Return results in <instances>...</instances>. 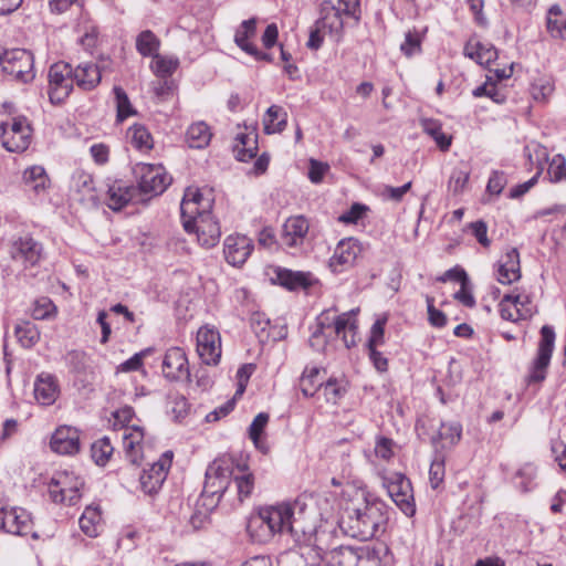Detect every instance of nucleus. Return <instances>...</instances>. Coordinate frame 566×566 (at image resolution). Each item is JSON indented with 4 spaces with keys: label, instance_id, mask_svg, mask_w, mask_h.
<instances>
[{
    "label": "nucleus",
    "instance_id": "obj_64",
    "mask_svg": "<svg viewBox=\"0 0 566 566\" xmlns=\"http://www.w3.org/2000/svg\"><path fill=\"white\" fill-rule=\"evenodd\" d=\"M507 184L506 175L503 171L494 170L489 178L486 191L491 195H500Z\"/></svg>",
    "mask_w": 566,
    "mask_h": 566
},
{
    "label": "nucleus",
    "instance_id": "obj_49",
    "mask_svg": "<svg viewBox=\"0 0 566 566\" xmlns=\"http://www.w3.org/2000/svg\"><path fill=\"white\" fill-rule=\"evenodd\" d=\"M470 178V170L465 167L453 168L451 176L448 181V190L453 195L458 196L463 192Z\"/></svg>",
    "mask_w": 566,
    "mask_h": 566
},
{
    "label": "nucleus",
    "instance_id": "obj_41",
    "mask_svg": "<svg viewBox=\"0 0 566 566\" xmlns=\"http://www.w3.org/2000/svg\"><path fill=\"white\" fill-rule=\"evenodd\" d=\"M546 29L552 38L566 41V18L563 17L562 11L557 6H553L548 10Z\"/></svg>",
    "mask_w": 566,
    "mask_h": 566
},
{
    "label": "nucleus",
    "instance_id": "obj_36",
    "mask_svg": "<svg viewBox=\"0 0 566 566\" xmlns=\"http://www.w3.org/2000/svg\"><path fill=\"white\" fill-rule=\"evenodd\" d=\"M218 500L213 499L210 502H207L202 499H198L193 512L189 517V524L195 531H199L203 528L208 523H210V513L217 507Z\"/></svg>",
    "mask_w": 566,
    "mask_h": 566
},
{
    "label": "nucleus",
    "instance_id": "obj_63",
    "mask_svg": "<svg viewBox=\"0 0 566 566\" xmlns=\"http://www.w3.org/2000/svg\"><path fill=\"white\" fill-rule=\"evenodd\" d=\"M150 353V349H144L133 355L129 359L125 360L117 367V371L129 373L139 370L143 367L144 357Z\"/></svg>",
    "mask_w": 566,
    "mask_h": 566
},
{
    "label": "nucleus",
    "instance_id": "obj_53",
    "mask_svg": "<svg viewBox=\"0 0 566 566\" xmlns=\"http://www.w3.org/2000/svg\"><path fill=\"white\" fill-rule=\"evenodd\" d=\"M233 483L238 494V501L240 503L252 494L254 488V478L252 473H244L243 475L234 476Z\"/></svg>",
    "mask_w": 566,
    "mask_h": 566
},
{
    "label": "nucleus",
    "instance_id": "obj_59",
    "mask_svg": "<svg viewBox=\"0 0 566 566\" xmlns=\"http://www.w3.org/2000/svg\"><path fill=\"white\" fill-rule=\"evenodd\" d=\"M65 363L71 371L81 374L86 369L87 355L82 350H70L65 355Z\"/></svg>",
    "mask_w": 566,
    "mask_h": 566
},
{
    "label": "nucleus",
    "instance_id": "obj_44",
    "mask_svg": "<svg viewBox=\"0 0 566 566\" xmlns=\"http://www.w3.org/2000/svg\"><path fill=\"white\" fill-rule=\"evenodd\" d=\"M23 180L27 186L38 193L45 190L49 184V177L42 166H32L25 169Z\"/></svg>",
    "mask_w": 566,
    "mask_h": 566
},
{
    "label": "nucleus",
    "instance_id": "obj_46",
    "mask_svg": "<svg viewBox=\"0 0 566 566\" xmlns=\"http://www.w3.org/2000/svg\"><path fill=\"white\" fill-rule=\"evenodd\" d=\"M179 66V60L172 56H164L159 53L153 57L151 70L161 78L171 76Z\"/></svg>",
    "mask_w": 566,
    "mask_h": 566
},
{
    "label": "nucleus",
    "instance_id": "obj_48",
    "mask_svg": "<svg viewBox=\"0 0 566 566\" xmlns=\"http://www.w3.org/2000/svg\"><path fill=\"white\" fill-rule=\"evenodd\" d=\"M128 137L132 145L138 149H150L153 147L151 135L144 125H133L128 129Z\"/></svg>",
    "mask_w": 566,
    "mask_h": 566
},
{
    "label": "nucleus",
    "instance_id": "obj_24",
    "mask_svg": "<svg viewBox=\"0 0 566 566\" xmlns=\"http://www.w3.org/2000/svg\"><path fill=\"white\" fill-rule=\"evenodd\" d=\"M144 440V430L138 426L125 428L123 433V446L125 457L133 465H139L143 460L142 442Z\"/></svg>",
    "mask_w": 566,
    "mask_h": 566
},
{
    "label": "nucleus",
    "instance_id": "obj_19",
    "mask_svg": "<svg viewBox=\"0 0 566 566\" xmlns=\"http://www.w3.org/2000/svg\"><path fill=\"white\" fill-rule=\"evenodd\" d=\"M51 449L59 454H74L80 450L78 431L71 427H60L52 434Z\"/></svg>",
    "mask_w": 566,
    "mask_h": 566
},
{
    "label": "nucleus",
    "instance_id": "obj_26",
    "mask_svg": "<svg viewBox=\"0 0 566 566\" xmlns=\"http://www.w3.org/2000/svg\"><path fill=\"white\" fill-rule=\"evenodd\" d=\"M321 18L317 20L318 27L331 34L339 35L343 31L344 24L342 19L343 10L334 6L332 1H323L321 3Z\"/></svg>",
    "mask_w": 566,
    "mask_h": 566
},
{
    "label": "nucleus",
    "instance_id": "obj_42",
    "mask_svg": "<svg viewBox=\"0 0 566 566\" xmlns=\"http://www.w3.org/2000/svg\"><path fill=\"white\" fill-rule=\"evenodd\" d=\"M321 369L318 367H306L300 379V388L304 397H313L315 392L323 386V379L318 376Z\"/></svg>",
    "mask_w": 566,
    "mask_h": 566
},
{
    "label": "nucleus",
    "instance_id": "obj_34",
    "mask_svg": "<svg viewBox=\"0 0 566 566\" xmlns=\"http://www.w3.org/2000/svg\"><path fill=\"white\" fill-rule=\"evenodd\" d=\"M269 415L266 412L258 413L249 427V438L254 447L262 453L269 452V444L264 436V430L269 423Z\"/></svg>",
    "mask_w": 566,
    "mask_h": 566
},
{
    "label": "nucleus",
    "instance_id": "obj_55",
    "mask_svg": "<svg viewBox=\"0 0 566 566\" xmlns=\"http://www.w3.org/2000/svg\"><path fill=\"white\" fill-rule=\"evenodd\" d=\"M356 311H349L338 315L334 319L335 333L337 335L346 334V331L354 332L357 329V321L355 318Z\"/></svg>",
    "mask_w": 566,
    "mask_h": 566
},
{
    "label": "nucleus",
    "instance_id": "obj_60",
    "mask_svg": "<svg viewBox=\"0 0 566 566\" xmlns=\"http://www.w3.org/2000/svg\"><path fill=\"white\" fill-rule=\"evenodd\" d=\"M401 52L406 56H411L421 51V36L417 31H408L405 41L400 45Z\"/></svg>",
    "mask_w": 566,
    "mask_h": 566
},
{
    "label": "nucleus",
    "instance_id": "obj_13",
    "mask_svg": "<svg viewBox=\"0 0 566 566\" xmlns=\"http://www.w3.org/2000/svg\"><path fill=\"white\" fill-rule=\"evenodd\" d=\"M197 353L206 365H217L221 358V337L217 329L202 326L197 333Z\"/></svg>",
    "mask_w": 566,
    "mask_h": 566
},
{
    "label": "nucleus",
    "instance_id": "obj_37",
    "mask_svg": "<svg viewBox=\"0 0 566 566\" xmlns=\"http://www.w3.org/2000/svg\"><path fill=\"white\" fill-rule=\"evenodd\" d=\"M422 130L429 135L442 151L449 150L452 137L442 132V124L432 118H422L420 120Z\"/></svg>",
    "mask_w": 566,
    "mask_h": 566
},
{
    "label": "nucleus",
    "instance_id": "obj_17",
    "mask_svg": "<svg viewBox=\"0 0 566 566\" xmlns=\"http://www.w3.org/2000/svg\"><path fill=\"white\" fill-rule=\"evenodd\" d=\"M253 250L252 241L245 235H229L224 240L223 253L228 263L241 266Z\"/></svg>",
    "mask_w": 566,
    "mask_h": 566
},
{
    "label": "nucleus",
    "instance_id": "obj_62",
    "mask_svg": "<svg viewBox=\"0 0 566 566\" xmlns=\"http://www.w3.org/2000/svg\"><path fill=\"white\" fill-rule=\"evenodd\" d=\"M387 323L386 317L376 319L370 328V335L368 338L367 347H377L382 345L385 342V326Z\"/></svg>",
    "mask_w": 566,
    "mask_h": 566
},
{
    "label": "nucleus",
    "instance_id": "obj_45",
    "mask_svg": "<svg viewBox=\"0 0 566 566\" xmlns=\"http://www.w3.org/2000/svg\"><path fill=\"white\" fill-rule=\"evenodd\" d=\"M116 103V122L122 123L129 116L137 114V111L133 107L128 95L120 86H114L113 88Z\"/></svg>",
    "mask_w": 566,
    "mask_h": 566
},
{
    "label": "nucleus",
    "instance_id": "obj_21",
    "mask_svg": "<svg viewBox=\"0 0 566 566\" xmlns=\"http://www.w3.org/2000/svg\"><path fill=\"white\" fill-rule=\"evenodd\" d=\"M308 228V221L303 216L289 218L283 224L281 233L282 243L290 248L303 244Z\"/></svg>",
    "mask_w": 566,
    "mask_h": 566
},
{
    "label": "nucleus",
    "instance_id": "obj_31",
    "mask_svg": "<svg viewBox=\"0 0 566 566\" xmlns=\"http://www.w3.org/2000/svg\"><path fill=\"white\" fill-rule=\"evenodd\" d=\"M211 138V128L203 120L192 123L186 132V143L190 148L203 149L210 144Z\"/></svg>",
    "mask_w": 566,
    "mask_h": 566
},
{
    "label": "nucleus",
    "instance_id": "obj_4",
    "mask_svg": "<svg viewBox=\"0 0 566 566\" xmlns=\"http://www.w3.org/2000/svg\"><path fill=\"white\" fill-rule=\"evenodd\" d=\"M233 463L230 459L214 460L206 471V481L200 499L210 502L220 499L230 491Z\"/></svg>",
    "mask_w": 566,
    "mask_h": 566
},
{
    "label": "nucleus",
    "instance_id": "obj_23",
    "mask_svg": "<svg viewBox=\"0 0 566 566\" xmlns=\"http://www.w3.org/2000/svg\"><path fill=\"white\" fill-rule=\"evenodd\" d=\"M521 277L520 253L517 249H510L497 263L496 280L501 284H511Z\"/></svg>",
    "mask_w": 566,
    "mask_h": 566
},
{
    "label": "nucleus",
    "instance_id": "obj_38",
    "mask_svg": "<svg viewBox=\"0 0 566 566\" xmlns=\"http://www.w3.org/2000/svg\"><path fill=\"white\" fill-rule=\"evenodd\" d=\"M286 117L287 115L281 106H270L263 118L265 134L271 135L283 132L286 126Z\"/></svg>",
    "mask_w": 566,
    "mask_h": 566
},
{
    "label": "nucleus",
    "instance_id": "obj_30",
    "mask_svg": "<svg viewBox=\"0 0 566 566\" xmlns=\"http://www.w3.org/2000/svg\"><path fill=\"white\" fill-rule=\"evenodd\" d=\"M233 145L234 157L239 161H248L258 154V134L252 132L249 134L240 133L235 137Z\"/></svg>",
    "mask_w": 566,
    "mask_h": 566
},
{
    "label": "nucleus",
    "instance_id": "obj_16",
    "mask_svg": "<svg viewBox=\"0 0 566 566\" xmlns=\"http://www.w3.org/2000/svg\"><path fill=\"white\" fill-rule=\"evenodd\" d=\"M2 531L12 535L24 536L31 533L33 522L30 513L21 507L4 509L1 520Z\"/></svg>",
    "mask_w": 566,
    "mask_h": 566
},
{
    "label": "nucleus",
    "instance_id": "obj_58",
    "mask_svg": "<svg viewBox=\"0 0 566 566\" xmlns=\"http://www.w3.org/2000/svg\"><path fill=\"white\" fill-rule=\"evenodd\" d=\"M72 186L73 188L82 193L88 195L94 191V180L92 175L85 171H76L72 177Z\"/></svg>",
    "mask_w": 566,
    "mask_h": 566
},
{
    "label": "nucleus",
    "instance_id": "obj_14",
    "mask_svg": "<svg viewBox=\"0 0 566 566\" xmlns=\"http://www.w3.org/2000/svg\"><path fill=\"white\" fill-rule=\"evenodd\" d=\"M361 251V244L357 239H343L339 241L333 256L329 259V268L335 273L344 272L355 264V261Z\"/></svg>",
    "mask_w": 566,
    "mask_h": 566
},
{
    "label": "nucleus",
    "instance_id": "obj_1",
    "mask_svg": "<svg viewBox=\"0 0 566 566\" xmlns=\"http://www.w3.org/2000/svg\"><path fill=\"white\" fill-rule=\"evenodd\" d=\"M250 536L260 543L274 535H289L296 544L307 547L306 553L324 551L329 533L317 525V514L301 501L266 505L253 514L247 525Z\"/></svg>",
    "mask_w": 566,
    "mask_h": 566
},
{
    "label": "nucleus",
    "instance_id": "obj_43",
    "mask_svg": "<svg viewBox=\"0 0 566 566\" xmlns=\"http://www.w3.org/2000/svg\"><path fill=\"white\" fill-rule=\"evenodd\" d=\"M14 335L24 348L33 347L40 339L38 327L29 321L18 323L14 326Z\"/></svg>",
    "mask_w": 566,
    "mask_h": 566
},
{
    "label": "nucleus",
    "instance_id": "obj_32",
    "mask_svg": "<svg viewBox=\"0 0 566 566\" xmlns=\"http://www.w3.org/2000/svg\"><path fill=\"white\" fill-rule=\"evenodd\" d=\"M389 555V548L386 544L379 543L373 547H360L359 558L355 566H384Z\"/></svg>",
    "mask_w": 566,
    "mask_h": 566
},
{
    "label": "nucleus",
    "instance_id": "obj_8",
    "mask_svg": "<svg viewBox=\"0 0 566 566\" xmlns=\"http://www.w3.org/2000/svg\"><path fill=\"white\" fill-rule=\"evenodd\" d=\"M2 146L10 153H22L28 149L32 139V128L23 116L13 117L11 123H0Z\"/></svg>",
    "mask_w": 566,
    "mask_h": 566
},
{
    "label": "nucleus",
    "instance_id": "obj_12",
    "mask_svg": "<svg viewBox=\"0 0 566 566\" xmlns=\"http://www.w3.org/2000/svg\"><path fill=\"white\" fill-rule=\"evenodd\" d=\"M172 459V452L167 451L163 458L154 462L149 469H144L139 478L140 490L147 495H154L161 489Z\"/></svg>",
    "mask_w": 566,
    "mask_h": 566
},
{
    "label": "nucleus",
    "instance_id": "obj_54",
    "mask_svg": "<svg viewBox=\"0 0 566 566\" xmlns=\"http://www.w3.org/2000/svg\"><path fill=\"white\" fill-rule=\"evenodd\" d=\"M324 395L328 402L336 403L346 392V387L343 381L337 380L336 378H329L326 381H323Z\"/></svg>",
    "mask_w": 566,
    "mask_h": 566
},
{
    "label": "nucleus",
    "instance_id": "obj_29",
    "mask_svg": "<svg viewBox=\"0 0 566 566\" xmlns=\"http://www.w3.org/2000/svg\"><path fill=\"white\" fill-rule=\"evenodd\" d=\"M274 273V281L290 291L297 290L300 287H307L312 283L310 273L292 271L283 268H276Z\"/></svg>",
    "mask_w": 566,
    "mask_h": 566
},
{
    "label": "nucleus",
    "instance_id": "obj_2",
    "mask_svg": "<svg viewBox=\"0 0 566 566\" xmlns=\"http://www.w3.org/2000/svg\"><path fill=\"white\" fill-rule=\"evenodd\" d=\"M361 503L347 506L340 527L354 538L368 541L384 533L389 520L387 504L378 497L361 492Z\"/></svg>",
    "mask_w": 566,
    "mask_h": 566
},
{
    "label": "nucleus",
    "instance_id": "obj_39",
    "mask_svg": "<svg viewBox=\"0 0 566 566\" xmlns=\"http://www.w3.org/2000/svg\"><path fill=\"white\" fill-rule=\"evenodd\" d=\"M102 514L97 506H87L80 517V527L88 537H96L99 533Z\"/></svg>",
    "mask_w": 566,
    "mask_h": 566
},
{
    "label": "nucleus",
    "instance_id": "obj_27",
    "mask_svg": "<svg viewBox=\"0 0 566 566\" xmlns=\"http://www.w3.org/2000/svg\"><path fill=\"white\" fill-rule=\"evenodd\" d=\"M322 552L333 566H355L359 558L360 547L338 546L329 549L325 544V549Z\"/></svg>",
    "mask_w": 566,
    "mask_h": 566
},
{
    "label": "nucleus",
    "instance_id": "obj_22",
    "mask_svg": "<svg viewBox=\"0 0 566 566\" xmlns=\"http://www.w3.org/2000/svg\"><path fill=\"white\" fill-rule=\"evenodd\" d=\"M277 564L279 566H333L319 549L312 553L284 552L279 556Z\"/></svg>",
    "mask_w": 566,
    "mask_h": 566
},
{
    "label": "nucleus",
    "instance_id": "obj_18",
    "mask_svg": "<svg viewBox=\"0 0 566 566\" xmlns=\"http://www.w3.org/2000/svg\"><path fill=\"white\" fill-rule=\"evenodd\" d=\"M106 69L105 64L97 65L92 62L80 63L73 67L72 78L74 84L83 91L94 90L102 80V72Z\"/></svg>",
    "mask_w": 566,
    "mask_h": 566
},
{
    "label": "nucleus",
    "instance_id": "obj_20",
    "mask_svg": "<svg viewBox=\"0 0 566 566\" xmlns=\"http://www.w3.org/2000/svg\"><path fill=\"white\" fill-rule=\"evenodd\" d=\"M42 244L33 238L25 235L15 240L12 244V258L29 265H35L42 258Z\"/></svg>",
    "mask_w": 566,
    "mask_h": 566
},
{
    "label": "nucleus",
    "instance_id": "obj_50",
    "mask_svg": "<svg viewBox=\"0 0 566 566\" xmlns=\"http://www.w3.org/2000/svg\"><path fill=\"white\" fill-rule=\"evenodd\" d=\"M438 436L446 444L455 446L461 440L462 426L458 421L442 422Z\"/></svg>",
    "mask_w": 566,
    "mask_h": 566
},
{
    "label": "nucleus",
    "instance_id": "obj_15",
    "mask_svg": "<svg viewBox=\"0 0 566 566\" xmlns=\"http://www.w3.org/2000/svg\"><path fill=\"white\" fill-rule=\"evenodd\" d=\"M163 374L171 381L189 379L188 358L179 347L169 348L163 360Z\"/></svg>",
    "mask_w": 566,
    "mask_h": 566
},
{
    "label": "nucleus",
    "instance_id": "obj_52",
    "mask_svg": "<svg viewBox=\"0 0 566 566\" xmlns=\"http://www.w3.org/2000/svg\"><path fill=\"white\" fill-rule=\"evenodd\" d=\"M554 92V83L548 77H539L532 83L531 94L537 102H546Z\"/></svg>",
    "mask_w": 566,
    "mask_h": 566
},
{
    "label": "nucleus",
    "instance_id": "obj_6",
    "mask_svg": "<svg viewBox=\"0 0 566 566\" xmlns=\"http://www.w3.org/2000/svg\"><path fill=\"white\" fill-rule=\"evenodd\" d=\"M0 65L12 80L29 83L34 76L33 54L25 49H0Z\"/></svg>",
    "mask_w": 566,
    "mask_h": 566
},
{
    "label": "nucleus",
    "instance_id": "obj_9",
    "mask_svg": "<svg viewBox=\"0 0 566 566\" xmlns=\"http://www.w3.org/2000/svg\"><path fill=\"white\" fill-rule=\"evenodd\" d=\"M84 482L69 472H57L49 483V493L53 502L74 505L81 499Z\"/></svg>",
    "mask_w": 566,
    "mask_h": 566
},
{
    "label": "nucleus",
    "instance_id": "obj_10",
    "mask_svg": "<svg viewBox=\"0 0 566 566\" xmlns=\"http://www.w3.org/2000/svg\"><path fill=\"white\" fill-rule=\"evenodd\" d=\"M72 74L73 66L70 63L57 62L51 65L48 74L51 103L60 104L70 95L74 86Z\"/></svg>",
    "mask_w": 566,
    "mask_h": 566
},
{
    "label": "nucleus",
    "instance_id": "obj_40",
    "mask_svg": "<svg viewBox=\"0 0 566 566\" xmlns=\"http://www.w3.org/2000/svg\"><path fill=\"white\" fill-rule=\"evenodd\" d=\"M160 40L150 30L142 31L136 38V50L144 57H154L159 53Z\"/></svg>",
    "mask_w": 566,
    "mask_h": 566
},
{
    "label": "nucleus",
    "instance_id": "obj_3",
    "mask_svg": "<svg viewBox=\"0 0 566 566\" xmlns=\"http://www.w3.org/2000/svg\"><path fill=\"white\" fill-rule=\"evenodd\" d=\"M210 208V199H205L198 190H188L180 203L184 229L196 232L198 242L205 248L217 245L221 237L220 226L212 218Z\"/></svg>",
    "mask_w": 566,
    "mask_h": 566
},
{
    "label": "nucleus",
    "instance_id": "obj_35",
    "mask_svg": "<svg viewBox=\"0 0 566 566\" xmlns=\"http://www.w3.org/2000/svg\"><path fill=\"white\" fill-rule=\"evenodd\" d=\"M464 55L475 60L479 64H489L497 57V51L492 45L470 40L464 45Z\"/></svg>",
    "mask_w": 566,
    "mask_h": 566
},
{
    "label": "nucleus",
    "instance_id": "obj_61",
    "mask_svg": "<svg viewBox=\"0 0 566 566\" xmlns=\"http://www.w3.org/2000/svg\"><path fill=\"white\" fill-rule=\"evenodd\" d=\"M547 174L552 181L558 182L566 179V160L562 155H556L549 166Z\"/></svg>",
    "mask_w": 566,
    "mask_h": 566
},
{
    "label": "nucleus",
    "instance_id": "obj_51",
    "mask_svg": "<svg viewBox=\"0 0 566 566\" xmlns=\"http://www.w3.org/2000/svg\"><path fill=\"white\" fill-rule=\"evenodd\" d=\"M474 97L488 96L494 102L501 104L505 102V95L496 87L493 76H486L484 84L478 86L472 92Z\"/></svg>",
    "mask_w": 566,
    "mask_h": 566
},
{
    "label": "nucleus",
    "instance_id": "obj_28",
    "mask_svg": "<svg viewBox=\"0 0 566 566\" xmlns=\"http://www.w3.org/2000/svg\"><path fill=\"white\" fill-rule=\"evenodd\" d=\"M136 190L122 181H114L107 190V206L113 211H119L134 198Z\"/></svg>",
    "mask_w": 566,
    "mask_h": 566
},
{
    "label": "nucleus",
    "instance_id": "obj_25",
    "mask_svg": "<svg viewBox=\"0 0 566 566\" xmlns=\"http://www.w3.org/2000/svg\"><path fill=\"white\" fill-rule=\"evenodd\" d=\"M59 395L56 378L50 374H41L34 382V397L43 406L52 405Z\"/></svg>",
    "mask_w": 566,
    "mask_h": 566
},
{
    "label": "nucleus",
    "instance_id": "obj_7",
    "mask_svg": "<svg viewBox=\"0 0 566 566\" xmlns=\"http://www.w3.org/2000/svg\"><path fill=\"white\" fill-rule=\"evenodd\" d=\"M382 485L401 512L411 517L416 513L413 490L410 480L400 472H390L381 478Z\"/></svg>",
    "mask_w": 566,
    "mask_h": 566
},
{
    "label": "nucleus",
    "instance_id": "obj_11",
    "mask_svg": "<svg viewBox=\"0 0 566 566\" xmlns=\"http://www.w3.org/2000/svg\"><path fill=\"white\" fill-rule=\"evenodd\" d=\"M134 171L138 178L139 190L146 195H161L171 184V177L161 166L138 164Z\"/></svg>",
    "mask_w": 566,
    "mask_h": 566
},
{
    "label": "nucleus",
    "instance_id": "obj_5",
    "mask_svg": "<svg viewBox=\"0 0 566 566\" xmlns=\"http://www.w3.org/2000/svg\"><path fill=\"white\" fill-rule=\"evenodd\" d=\"M541 337L537 345L536 356L528 367L525 382L528 386L541 385L547 377V370L551 364L555 346V331L549 325L541 328Z\"/></svg>",
    "mask_w": 566,
    "mask_h": 566
},
{
    "label": "nucleus",
    "instance_id": "obj_33",
    "mask_svg": "<svg viewBox=\"0 0 566 566\" xmlns=\"http://www.w3.org/2000/svg\"><path fill=\"white\" fill-rule=\"evenodd\" d=\"M256 18H250L241 22L234 33V43L247 54L254 53V44L250 42V39L256 34Z\"/></svg>",
    "mask_w": 566,
    "mask_h": 566
},
{
    "label": "nucleus",
    "instance_id": "obj_56",
    "mask_svg": "<svg viewBox=\"0 0 566 566\" xmlns=\"http://www.w3.org/2000/svg\"><path fill=\"white\" fill-rule=\"evenodd\" d=\"M170 412L176 421L184 420L189 412V403L181 395L169 396Z\"/></svg>",
    "mask_w": 566,
    "mask_h": 566
},
{
    "label": "nucleus",
    "instance_id": "obj_47",
    "mask_svg": "<svg viewBox=\"0 0 566 566\" xmlns=\"http://www.w3.org/2000/svg\"><path fill=\"white\" fill-rule=\"evenodd\" d=\"M113 452L114 447L108 437H103L91 446L92 459L99 467H104L109 461Z\"/></svg>",
    "mask_w": 566,
    "mask_h": 566
},
{
    "label": "nucleus",
    "instance_id": "obj_57",
    "mask_svg": "<svg viewBox=\"0 0 566 566\" xmlns=\"http://www.w3.org/2000/svg\"><path fill=\"white\" fill-rule=\"evenodd\" d=\"M55 310L56 307L50 298L40 297L34 302L31 314L34 319H46Z\"/></svg>",
    "mask_w": 566,
    "mask_h": 566
}]
</instances>
